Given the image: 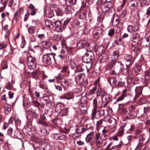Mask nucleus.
Segmentation results:
<instances>
[{
  "label": "nucleus",
  "instance_id": "nucleus-11",
  "mask_svg": "<svg viewBox=\"0 0 150 150\" xmlns=\"http://www.w3.org/2000/svg\"><path fill=\"white\" fill-rule=\"evenodd\" d=\"M46 119V117L44 114L41 115L40 119L38 121V124L43 126H48V123L45 121Z\"/></svg>",
  "mask_w": 150,
  "mask_h": 150
},
{
  "label": "nucleus",
  "instance_id": "nucleus-45",
  "mask_svg": "<svg viewBox=\"0 0 150 150\" xmlns=\"http://www.w3.org/2000/svg\"><path fill=\"white\" fill-rule=\"evenodd\" d=\"M146 139V136L144 134L141 135L139 136V141L143 142Z\"/></svg>",
  "mask_w": 150,
  "mask_h": 150
},
{
  "label": "nucleus",
  "instance_id": "nucleus-35",
  "mask_svg": "<svg viewBox=\"0 0 150 150\" xmlns=\"http://www.w3.org/2000/svg\"><path fill=\"white\" fill-rule=\"evenodd\" d=\"M86 13L85 11H83L81 12L79 15V17L80 19H84L86 18Z\"/></svg>",
  "mask_w": 150,
  "mask_h": 150
},
{
  "label": "nucleus",
  "instance_id": "nucleus-40",
  "mask_svg": "<svg viewBox=\"0 0 150 150\" xmlns=\"http://www.w3.org/2000/svg\"><path fill=\"white\" fill-rule=\"evenodd\" d=\"M119 53L117 51H114L113 54L112 58L115 59H117L119 57Z\"/></svg>",
  "mask_w": 150,
  "mask_h": 150
},
{
  "label": "nucleus",
  "instance_id": "nucleus-16",
  "mask_svg": "<svg viewBox=\"0 0 150 150\" xmlns=\"http://www.w3.org/2000/svg\"><path fill=\"white\" fill-rule=\"evenodd\" d=\"M45 10L46 15L47 17L51 18L54 16L53 11L50 8L47 9H45Z\"/></svg>",
  "mask_w": 150,
  "mask_h": 150
},
{
  "label": "nucleus",
  "instance_id": "nucleus-18",
  "mask_svg": "<svg viewBox=\"0 0 150 150\" xmlns=\"http://www.w3.org/2000/svg\"><path fill=\"white\" fill-rule=\"evenodd\" d=\"M124 59L127 63H129L128 65L131 66L132 64L133 63V59L130 55H125L124 57Z\"/></svg>",
  "mask_w": 150,
  "mask_h": 150
},
{
  "label": "nucleus",
  "instance_id": "nucleus-62",
  "mask_svg": "<svg viewBox=\"0 0 150 150\" xmlns=\"http://www.w3.org/2000/svg\"><path fill=\"white\" fill-rule=\"evenodd\" d=\"M70 21V19H67L64 21V23L62 25V26L64 27V28L65 27L67 26Z\"/></svg>",
  "mask_w": 150,
  "mask_h": 150
},
{
  "label": "nucleus",
  "instance_id": "nucleus-25",
  "mask_svg": "<svg viewBox=\"0 0 150 150\" xmlns=\"http://www.w3.org/2000/svg\"><path fill=\"white\" fill-rule=\"evenodd\" d=\"M45 25L48 28H52L54 27V25L53 24L52 21L49 19H47L45 22Z\"/></svg>",
  "mask_w": 150,
  "mask_h": 150
},
{
  "label": "nucleus",
  "instance_id": "nucleus-36",
  "mask_svg": "<svg viewBox=\"0 0 150 150\" xmlns=\"http://www.w3.org/2000/svg\"><path fill=\"white\" fill-rule=\"evenodd\" d=\"M130 112H137V110L133 105L131 106L129 108Z\"/></svg>",
  "mask_w": 150,
  "mask_h": 150
},
{
  "label": "nucleus",
  "instance_id": "nucleus-8",
  "mask_svg": "<svg viewBox=\"0 0 150 150\" xmlns=\"http://www.w3.org/2000/svg\"><path fill=\"white\" fill-rule=\"evenodd\" d=\"M56 78L57 80L60 81L61 84L63 87L67 88L68 87L69 83L68 80L63 77L61 74H59L56 77Z\"/></svg>",
  "mask_w": 150,
  "mask_h": 150
},
{
  "label": "nucleus",
  "instance_id": "nucleus-54",
  "mask_svg": "<svg viewBox=\"0 0 150 150\" xmlns=\"http://www.w3.org/2000/svg\"><path fill=\"white\" fill-rule=\"evenodd\" d=\"M67 71H69L68 70V67L66 66L63 67L61 70V72L63 73H64Z\"/></svg>",
  "mask_w": 150,
  "mask_h": 150
},
{
  "label": "nucleus",
  "instance_id": "nucleus-30",
  "mask_svg": "<svg viewBox=\"0 0 150 150\" xmlns=\"http://www.w3.org/2000/svg\"><path fill=\"white\" fill-rule=\"evenodd\" d=\"M104 17V14H101L98 16L97 18L98 24H100L103 21Z\"/></svg>",
  "mask_w": 150,
  "mask_h": 150
},
{
  "label": "nucleus",
  "instance_id": "nucleus-10",
  "mask_svg": "<svg viewBox=\"0 0 150 150\" xmlns=\"http://www.w3.org/2000/svg\"><path fill=\"white\" fill-rule=\"evenodd\" d=\"M54 27L55 28L56 31L61 33L64 29L62 25V22L59 20H57L54 23Z\"/></svg>",
  "mask_w": 150,
  "mask_h": 150
},
{
  "label": "nucleus",
  "instance_id": "nucleus-58",
  "mask_svg": "<svg viewBox=\"0 0 150 150\" xmlns=\"http://www.w3.org/2000/svg\"><path fill=\"white\" fill-rule=\"evenodd\" d=\"M13 132L12 128L11 127H9L7 131V133L8 135L12 137H14L12 136V133Z\"/></svg>",
  "mask_w": 150,
  "mask_h": 150
},
{
  "label": "nucleus",
  "instance_id": "nucleus-12",
  "mask_svg": "<svg viewBox=\"0 0 150 150\" xmlns=\"http://www.w3.org/2000/svg\"><path fill=\"white\" fill-rule=\"evenodd\" d=\"M141 45L144 47H150V37H145L141 41Z\"/></svg>",
  "mask_w": 150,
  "mask_h": 150
},
{
  "label": "nucleus",
  "instance_id": "nucleus-53",
  "mask_svg": "<svg viewBox=\"0 0 150 150\" xmlns=\"http://www.w3.org/2000/svg\"><path fill=\"white\" fill-rule=\"evenodd\" d=\"M103 119L100 120L97 122L96 127L97 128H99L100 126L103 125Z\"/></svg>",
  "mask_w": 150,
  "mask_h": 150
},
{
  "label": "nucleus",
  "instance_id": "nucleus-29",
  "mask_svg": "<svg viewBox=\"0 0 150 150\" xmlns=\"http://www.w3.org/2000/svg\"><path fill=\"white\" fill-rule=\"evenodd\" d=\"M123 128V127H120L118 130V132L117 134V136L121 137L124 134Z\"/></svg>",
  "mask_w": 150,
  "mask_h": 150
},
{
  "label": "nucleus",
  "instance_id": "nucleus-42",
  "mask_svg": "<svg viewBox=\"0 0 150 150\" xmlns=\"http://www.w3.org/2000/svg\"><path fill=\"white\" fill-rule=\"evenodd\" d=\"M145 76L146 80H148L150 79V70H148L145 72Z\"/></svg>",
  "mask_w": 150,
  "mask_h": 150
},
{
  "label": "nucleus",
  "instance_id": "nucleus-13",
  "mask_svg": "<svg viewBox=\"0 0 150 150\" xmlns=\"http://www.w3.org/2000/svg\"><path fill=\"white\" fill-rule=\"evenodd\" d=\"M103 30L100 27L96 28L93 31V34L94 36H100Z\"/></svg>",
  "mask_w": 150,
  "mask_h": 150
},
{
  "label": "nucleus",
  "instance_id": "nucleus-63",
  "mask_svg": "<svg viewBox=\"0 0 150 150\" xmlns=\"http://www.w3.org/2000/svg\"><path fill=\"white\" fill-rule=\"evenodd\" d=\"M112 143H110L106 147L105 150H112Z\"/></svg>",
  "mask_w": 150,
  "mask_h": 150
},
{
  "label": "nucleus",
  "instance_id": "nucleus-52",
  "mask_svg": "<svg viewBox=\"0 0 150 150\" xmlns=\"http://www.w3.org/2000/svg\"><path fill=\"white\" fill-rule=\"evenodd\" d=\"M32 76L34 78H37L39 74V73L38 71H35L32 73Z\"/></svg>",
  "mask_w": 150,
  "mask_h": 150
},
{
  "label": "nucleus",
  "instance_id": "nucleus-26",
  "mask_svg": "<svg viewBox=\"0 0 150 150\" xmlns=\"http://www.w3.org/2000/svg\"><path fill=\"white\" fill-rule=\"evenodd\" d=\"M75 80L77 83H82L83 81V79L82 78L81 74H79L76 76L75 78Z\"/></svg>",
  "mask_w": 150,
  "mask_h": 150
},
{
  "label": "nucleus",
  "instance_id": "nucleus-38",
  "mask_svg": "<svg viewBox=\"0 0 150 150\" xmlns=\"http://www.w3.org/2000/svg\"><path fill=\"white\" fill-rule=\"evenodd\" d=\"M67 112V109H63L59 112V115L62 116H63L66 115Z\"/></svg>",
  "mask_w": 150,
  "mask_h": 150
},
{
  "label": "nucleus",
  "instance_id": "nucleus-44",
  "mask_svg": "<svg viewBox=\"0 0 150 150\" xmlns=\"http://www.w3.org/2000/svg\"><path fill=\"white\" fill-rule=\"evenodd\" d=\"M40 134L42 136H45L47 134V132L45 129H41L40 130Z\"/></svg>",
  "mask_w": 150,
  "mask_h": 150
},
{
  "label": "nucleus",
  "instance_id": "nucleus-17",
  "mask_svg": "<svg viewBox=\"0 0 150 150\" xmlns=\"http://www.w3.org/2000/svg\"><path fill=\"white\" fill-rule=\"evenodd\" d=\"M100 79V77H99L97 80L95 81L94 82L95 85L98 87V89L97 91V95L98 96L100 95V93L101 91V88L100 86V84L99 83Z\"/></svg>",
  "mask_w": 150,
  "mask_h": 150
},
{
  "label": "nucleus",
  "instance_id": "nucleus-37",
  "mask_svg": "<svg viewBox=\"0 0 150 150\" xmlns=\"http://www.w3.org/2000/svg\"><path fill=\"white\" fill-rule=\"evenodd\" d=\"M97 51L100 53H104L105 51V49L103 46L101 45L98 47L97 49Z\"/></svg>",
  "mask_w": 150,
  "mask_h": 150
},
{
  "label": "nucleus",
  "instance_id": "nucleus-24",
  "mask_svg": "<svg viewBox=\"0 0 150 150\" xmlns=\"http://www.w3.org/2000/svg\"><path fill=\"white\" fill-rule=\"evenodd\" d=\"M106 127H104V129L102 130L101 134L106 139H108L109 133L108 131L106 129Z\"/></svg>",
  "mask_w": 150,
  "mask_h": 150
},
{
  "label": "nucleus",
  "instance_id": "nucleus-15",
  "mask_svg": "<svg viewBox=\"0 0 150 150\" xmlns=\"http://www.w3.org/2000/svg\"><path fill=\"white\" fill-rule=\"evenodd\" d=\"M142 88L141 86L137 87L135 89V92L136 96L134 98V100H136V98L139 96L142 93Z\"/></svg>",
  "mask_w": 150,
  "mask_h": 150
},
{
  "label": "nucleus",
  "instance_id": "nucleus-46",
  "mask_svg": "<svg viewBox=\"0 0 150 150\" xmlns=\"http://www.w3.org/2000/svg\"><path fill=\"white\" fill-rule=\"evenodd\" d=\"M28 113L32 117H34L36 115V114L35 112H33L31 110H28Z\"/></svg>",
  "mask_w": 150,
  "mask_h": 150
},
{
  "label": "nucleus",
  "instance_id": "nucleus-1",
  "mask_svg": "<svg viewBox=\"0 0 150 150\" xmlns=\"http://www.w3.org/2000/svg\"><path fill=\"white\" fill-rule=\"evenodd\" d=\"M87 52L83 56L82 61L83 62L89 63V66L91 67L92 66L91 63L94 57V54L91 50H86Z\"/></svg>",
  "mask_w": 150,
  "mask_h": 150
},
{
  "label": "nucleus",
  "instance_id": "nucleus-59",
  "mask_svg": "<svg viewBox=\"0 0 150 150\" xmlns=\"http://www.w3.org/2000/svg\"><path fill=\"white\" fill-rule=\"evenodd\" d=\"M19 15L18 14V12L17 11H16V12H15L14 14L13 18L14 19H15L16 21H17L19 19Z\"/></svg>",
  "mask_w": 150,
  "mask_h": 150
},
{
  "label": "nucleus",
  "instance_id": "nucleus-43",
  "mask_svg": "<svg viewBox=\"0 0 150 150\" xmlns=\"http://www.w3.org/2000/svg\"><path fill=\"white\" fill-rule=\"evenodd\" d=\"M14 135L18 139H20L19 137L21 135V133L18 130H17L14 132Z\"/></svg>",
  "mask_w": 150,
  "mask_h": 150
},
{
  "label": "nucleus",
  "instance_id": "nucleus-5",
  "mask_svg": "<svg viewBox=\"0 0 150 150\" xmlns=\"http://www.w3.org/2000/svg\"><path fill=\"white\" fill-rule=\"evenodd\" d=\"M114 67L115 69L112 71L113 74H119L123 71V65L122 63L119 62H115L112 65Z\"/></svg>",
  "mask_w": 150,
  "mask_h": 150
},
{
  "label": "nucleus",
  "instance_id": "nucleus-56",
  "mask_svg": "<svg viewBox=\"0 0 150 150\" xmlns=\"http://www.w3.org/2000/svg\"><path fill=\"white\" fill-rule=\"evenodd\" d=\"M107 0H98V2L100 4V5L101 6L103 5H105L107 4L106 3Z\"/></svg>",
  "mask_w": 150,
  "mask_h": 150
},
{
  "label": "nucleus",
  "instance_id": "nucleus-28",
  "mask_svg": "<svg viewBox=\"0 0 150 150\" xmlns=\"http://www.w3.org/2000/svg\"><path fill=\"white\" fill-rule=\"evenodd\" d=\"M97 96V97L96 98H95L93 100V107H94V108L93 109H97V106L98 104V103L97 100H98L99 99V97L100 96V95L99 96Z\"/></svg>",
  "mask_w": 150,
  "mask_h": 150
},
{
  "label": "nucleus",
  "instance_id": "nucleus-50",
  "mask_svg": "<svg viewBox=\"0 0 150 150\" xmlns=\"http://www.w3.org/2000/svg\"><path fill=\"white\" fill-rule=\"evenodd\" d=\"M70 67L72 69L76 68V65L74 61H71L70 63Z\"/></svg>",
  "mask_w": 150,
  "mask_h": 150
},
{
  "label": "nucleus",
  "instance_id": "nucleus-39",
  "mask_svg": "<svg viewBox=\"0 0 150 150\" xmlns=\"http://www.w3.org/2000/svg\"><path fill=\"white\" fill-rule=\"evenodd\" d=\"M129 117L130 119L134 118L137 116V112H130L129 113Z\"/></svg>",
  "mask_w": 150,
  "mask_h": 150
},
{
  "label": "nucleus",
  "instance_id": "nucleus-64",
  "mask_svg": "<svg viewBox=\"0 0 150 150\" xmlns=\"http://www.w3.org/2000/svg\"><path fill=\"white\" fill-rule=\"evenodd\" d=\"M150 110V107L149 106L144 107V113L145 114L147 113Z\"/></svg>",
  "mask_w": 150,
  "mask_h": 150
},
{
  "label": "nucleus",
  "instance_id": "nucleus-31",
  "mask_svg": "<svg viewBox=\"0 0 150 150\" xmlns=\"http://www.w3.org/2000/svg\"><path fill=\"white\" fill-rule=\"evenodd\" d=\"M52 137L56 139H61V135L60 134H54L52 135Z\"/></svg>",
  "mask_w": 150,
  "mask_h": 150
},
{
  "label": "nucleus",
  "instance_id": "nucleus-27",
  "mask_svg": "<svg viewBox=\"0 0 150 150\" xmlns=\"http://www.w3.org/2000/svg\"><path fill=\"white\" fill-rule=\"evenodd\" d=\"M36 29V26H30L28 28V32L30 34H34L35 32Z\"/></svg>",
  "mask_w": 150,
  "mask_h": 150
},
{
  "label": "nucleus",
  "instance_id": "nucleus-41",
  "mask_svg": "<svg viewBox=\"0 0 150 150\" xmlns=\"http://www.w3.org/2000/svg\"><path fill=\"white\" fill-rule=\"evenodd\" d=\"M8 45L3 42H0V50L5 48L7 47Z\"/></svg>",
  "mask_w": 150,
  "mask_h": 150
},
{
  "label": "nucleus",
  "instance_id": "nucleus-9",
  "mask_svg": "<svg viewBox=\"0 0 150 150\" xmlns=\"http://www.w3.org/2000/svg\"><path fill=\"white\" fill-rule=\"evenodd\" d=\"M104 121L106 122H108L109 123L113 124V127L112 128V132L115 131L116 129L115 125L116 123V120L113 117H105L103 119Z\"/></svg>",
  "mask_w": 150,
  "mask_h": 150
},
{
  "label": "nucleus",
  "instance_id": "nucleus-7",
  "mask_svg": "<svg viewBox=\"0 0 150 150\" xmlns=\"http://www.w3.org/2000/svg\"><path fill=\"white\" fill-rule=\"evenodd\" d=\"M90 44L86 40H83L79 41L77 43V47L78 49L85 48L87 50L90 48Z\"/></svg>",
  "mask_w": 150,
  "mask_h": 150
},
{
  "label": "nucleus",
  "instance_id": "nucleus-61",
  "mask_svg": "<svg viewBox=\"0 0 150 150\" xmlns=\"http://www.w3.org/2000/svg\"><path fill=\"white\" fill-rule=\"evenodd\" d=\"M98 89V87L96 86H95L92 89H91L90 91V93L91 94H93L95 93V92L96 91V90Z\"/></svg>",
  "mask_w": 150,
  "mask_h": 150
},
{
  "label": "nucleus",
  "instance_id": "nucleus-48",
  "mask_svg": "<svg viewBox=\"0 0 150 150\" xmlns=\"http://www.w3.org/2000/svg\"><path fill=\"white\" fill-rule=\"evenodd\" d=\"M126 1V0H123V2L122 4H121L120 6L117 9L118 11H120L122 10V8H123L125 5Z\"/></svg>",
  "mask_w": 150,
  "mask_h": 150
},
{
  "label": "nucleus",
  "instance_id": "nucleus-47",
  "mask_svg": "<svg viewBox=\"0 0 150 150\" xmlns=\"http://www.w3.org/2000/svg\"><path fill=\"white\" fill-rule=\"evenodd\" d=\"M88 109L87 106H84V108H81V109H80V110L82 113L85 114L86 113Z\"/></svg>",
  "mask_w": 150,
  "mask_h": 150
},
{
  "label": "nucleus",
  "instance_id": "nucleus-3",
  "mask_svg": "<svg viewBox=\"0 0 150 150\" xmlns=\"http://www.w3.org/2000/svg\"><path fill=\"white\" fill-rule=\"evenodd\" d=\"M105 115V111L104 110H97V109H93L92 113V117L91 120L94 122V117L96 118H99Z\"/></svg>",
  "mask_w": 150,
  "mask_h": 150
},
{
  "label": "nucleus",
  "instance_id": "nucleus-55",
  "mask_svg": "<svg viewBox=\"0 0 150 150\" xmlns=\"http://www.w3.org/2000/svg\"><path fill=\"white\" fill-rule=\"evenodd\" d=\"M72 24L73 26L79 25V22L77 19H74L72 22Z\"/></svg>",
  "mask_w": 150,
  "mask_h": 150
},
{
  "label": "nucleus",
  "instance_id": "nucleus-57",
  "mask_svg": "<svg viewBox=\"0 0 150 150\" xmlns=\"http://www.w3.org/2000/svg\"><path fill=\"white\" fill-rule=\"evenodd\" d=\"M115 33L114 30L113 29H110L108 33V35L111 37Z\"/></svg>",
  "mask_w": 150,
  "mask_h": 150
},
{
  "label": "nucleus",
  "instance_id": "nucleus-21",
  "mask_svg": "<svg viewBox=\"0 0 150 150\" xmlns=\"http://www.w3.org/2000/svg\"><path fill=\"white\" fill-rule=\"evenodd\" d=\"M100 98L101 99L102 102L103 103L104 102H109L110 100V96L109 94H104L102 95V96L100 97Z\"/></svg>",
  "mask_w": 150,
  "mask_h": 150
},
{
  "label": "nucleus",
  "instance_id": "nucleus-34",
  "mask_svg": "<svg viewBox=\"0 0 150 150\" xmlns=\"http://www.w3.org/2000/svg\"><path fill=\"white\" fill-rule=\"evenodd\" d=\"M123 23L122 22H120L119 23H117L116 25L117 26V30L118 32L120 31L122 28Z\"/></svg>",
  "mask_w": 150,
  "mask_h": 150
},
{
  "label": "nucleus",
  "instance_id": "nucleus-49",
  "mask_svg": "<svg viewBox=\"0 0 150 150\" xmlns=\"http://www.w3.org/2000/svg\"><path fill=\"white\" fill-rule=\"evenodd\" d=\"M126 69L124 70H123L122 71H125V73L126 72V74H128L129 73V71L130 70V68L129 66H130L128 64H126Z\"/></svg>",
  "mask_w": 150,
  "mask_h": 150
},
{
  "label": "nucleus",
  "instance_id": "nucleus-2",
  "mask_svg": "<svg viewBox=\"0 0 150 150\" xmlns=\"http://www.w3.org/2000/svg\"><path fill=\"white\" fill-rule=\"evenodd\" d=\"M56 54L53 53H48L43 55V62L45 64L50 65L52 62L55 61V56Z\"/></svg>",
  "mask_w": 150,
  "mask_h": 150
},
{
  "label": "nucleus",
  "instance_id": "nucleus-4",
  "mask_svg": "<svg viewBox=\"0 0 150 150\" xmlns=\"http://www.w3.org/2000/svg\"><path fill=\"white\" fill-rule=\"evenodd\" d=\"M27 64L29 69H35L37 66L36 58L31 56H28L27 58Z\"/></svg>",
  "mask_w": 150,
  "mask_h": 150
},
{
  "label": "nucleus",
  "instance_id": "nucleus-6",
  "mask_svg": "<svg viewBox=\"0 0 150 150\" xmlns=\"http://www.w3.org/2000/svg\"><path fill=\"white\" fill-rule=\"evenodd\" d=\"M106 140L100 133L98 132L95 135V140L97 146H100L103 144V141Z\"/></svg>",
  "mask_w": 150,
  "mask_h": 150
},
{
  "label": "nucleus",
  "instance_id": "nucleus-20",
  "mask_svg": "<svg viewBox=\"0 0 150 150\" xmlns=\"http://www.w3.org/2000/svg\"><path fill=\"white\" fill-rule=\"evenodd\" d=\"M87 129L85 127L82 126H79L77 127L75 129L76 132L78 133H81L86 131Z\"/></svg>",
  "mask_w": 150,
  "mask_h": 150
},
{
  "label": "nucleus",
  "instance_id": "nucleus-32",
  "mask_svg": "<svg viewBox=\"0 0 150 150\" xmlns=\"http://www.w3.org/2000/svg\"><path fill=\"white\" fill-rule=\"evenodd\" d=\"M2 108L5 110V112L6 114H9L11 111V108L5 105L2 107Z\"/></svg>",
  "mask_w": 150,
  "mask_h": 150
},
{
  "label": "nucleus",
  "instance_id": "nucleus-22",
  "mask_svg": "<svg viewBox=\"0 0 150 150\" xmlns=\"http://www.w3.org/2000/svg\"><path fill=\"white\" fill-rule=\"evenodd\" d=\"M94 136V132H91L88 133L86 136V141L87 142H89L93 138Z\"/></svg>",
  "mask_w": 150,
  "mask_h": 150
},
{
  "label": "nucleus",
  "instance_id": "nucleus-23",
  "mask_svg": "<svg viewBox=\"0 0 150 150\" xmlns=\"http://www.w3.org/2000/svg\"><path fill=\"white\" fill-rule=\"evenodd\" d=\"M101 9L103 12L105 13L109 12L110 10V8L108 6L107 4L102 6Z\"/></svg>",
  "mask_w": 150,
  "mask_h": 150
},
{
  "label": "nucleus",
  "instance_id": "nucleus-14",
  "mask_svg": "<svg viewBox=\"0 0 150 150\" xmlns=\"http://www.w3.org/2000/svg\"><path fill=\"white\" fill-rule=\"evenodd\" d=\"M74 96L71 92H69L65 94L63 96H61L60 98L65 99L67 100L73 99Z\"/></svg>",
  "mask_w": 150,
  "mask_h": 150
},
{
  "label": "nucleus",
  "instance_id": "nucleus-33",
  "mask_svg": "<svg viewBox=\"0 0 150 150\" xmlns=\"http://www.w3.org/2000/svg\"><path fill=\"white\" fill-rule=\"evenodd\" d=\"M10 45L11 47V49H10V52H9V54H13V50L12 49H15L17 47L15 44H14V45H13L10 42Z\"/></svg>",
  "mask_w": 150,
  "mask_h": 150
},
{
  "label": "nucleus",
  "instance_id": "nucleus-19",
  "mask_svg": "<svg viewBox=\"0 0 150 150\" xmlns=\"http://www.w3.org/2000/svg\"><path fill=\"white\" fill-rule=\"evenodd\" d=\"M133 34V35L132 38V41L136 43H138L139 40V35L135 32H134Z\"/></svg>",
  "mask_w": 150,
  "mask_h": 150
},
{
  "label": "nucleus",
  "instance_id": "nucleus-51",
  "mask_svg": "<svg viewBox=\"0 0 150 150\" xmlns=\"http://www.w3.org/2000/svg\"><path fill=\"white\" fill-rule=\"evenodd\" d=\"M42 46L45 48H47L48 47H49L48 45V42L46 41H42Z\"/></svg>",
  "mask_w": 150,
  "mask_h": 150
},
{
  "label": "nucleus",
  "instance_id": "nucleus-60",
  "mask_svg": "<svg viewBox=\"0 0 150 150\" xmlns=\"http://www.w3.org/2000/svg\"><path fill=\"white\" fill-rule=\"evenodd\" d=\"M26 42L24 38H22V42L21 45V48H23L24 47L25 45Z\"/></svg>",
  "mask_w": 150,
  "mask_h": 150
}]
</instances>
